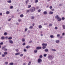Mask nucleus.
<instances>
[{
  "label": "nucleus",
  "instance_id": "473e14b6",
  "mask_svg": "<svg viewBox=\"0 0 65 65\" xmlns=\"http://www.w3.org/2000/svg\"><path fill=\"white\" fill-rule=\"evenodd\" d=\"M41 11V10L39 9L38 10V12H40Z\"/></svg>",
  "mask_w": 65,
  "mask_h": 65
},
{
  "label": "nucleus",
  "instance_id": "58836bf2",
  "mask_svg": "<svg viewBox=\"0 0 65 65\" xmlns=\"http://www.w3.org/2000/svg\"><path fill=\"white\" fill-rule=\"evenodd\" d=\"M15 51H16L17 52H19V49H15Z\"/></svg>",
  "mask_w": 65,
  "mask_h": 65
},
{
  "label": "nucleus",
  "instance_id": "774afa93",
  "mask_svg": "<svg viewBox=\"0 0 65 65\" xmlns=\"http://www.w3.org/2000/svg\"><path fill=\"white\" fill-rule=\"evenodd\" d=\"M23 65H26V64L25 63H24L23 64Z\"/></svg>",
  "mask_w": 65,
  "mask_h": 65
},
{
  "label": "nucleus",
  "instance_id": "864d4df0",
  "mask_svg": "<svg viewBox=\"0 0 65 65\" xmlns=\"http://www.w3.org/2000/svg\"><path fill=\"white\" fill-rule=\"evenodd\" d=\"M32 41H30L29 42V43H32Z\"/></svg>",
  "mask_w": 65,
  "mask_h": 65
},
{
  "label": "nucleus",
  "instance_id": "39448f33",
  "mask_svg": "<svg viewBox=\"0 0 65 65\" xmlns=\"http://www.w3.org/2000/svg\"><path fill=\"white\" fill-rule=\"evenodd\" d=\"M9 42L10 43L12 44V43H13V41H12V40H10L9 41Z\"/></svg>",
  "mask_w": 65,
  "mask_h": 65
},
{
  "label": "nucleus",
  "instance_id": "e2e57ef3",
  "mask_svg": "<svg viewBox=\"0 0 65 65\" xmlns=\"http://www.w3.org/2000/svg\"><path fill=\"white\" fill-rule=\"evenodd\" d=\"M18 21V22H21V19H19Z\"/></svg>",
  "mask_w": 65,
  "mask_h": 65
},
{
  "label": "nucleus",
  "instance_id": "9d476101",
  "mask_svg": "<svg viewBox=\"0 0 65 65\" xmlns=\"http://www.w3.org/2000/svg\"><path fill=\"white\" fill-rule=\"evenodd\" d=\"M49 14H53L54 13V12H52L51 11H50L48 13Z\"/></svg>",
  "mask_w": 65,
  "mask_h": 65
},
{
  "label": "nucleus",
  "instance_id": "a878e982",
  "mask_svg": "<svg viewBox=\"0 0 65 65\" xmlns=\"http://www.w3.org/2000/svg\"><path fill=\"white\" fill-rule=\"evenodd\" d=\"M4 55H7V52H5L4 53Z\"/></svg>",
  "mask_w": 65,
  "mask_h": 65
},
{
  "label": "nucleus",
  "instance_id": "1a4fd4ad",
  "mask_svg": "<svg viewBox=\"0 0 65 65\" xmlns=\"http://www.w3.org/2000/svg\"><path fill=\"white\" fill-rule=\"evenodd\" d=\"M59 42H60V40H56L55 41V42L56 43H59Z\"/></svg>",
  "mask_w": 65,
  "mask_h": 65
},
{
  "label": "nucleus",
  "instance_id": "e433bc0d",
  "mask_svg": "<svg viewBox=\"0 0 65 65\" xmlns=\"http://www.w3.org/2000/svg\"><path fill=\"white\" fill-rule=\"evenodd\" d=\"M38 2V0H36L35 1V3H37Z\"/></svg>",
  "mask_w": 65,
  "mask_h": 65
},
{
  "label": "nucleus",
  "instance_id": "c85d7f7f",
  "mask_svg": "<svg viewBox=\"0 0 65 65\" xmlns=\"http://www.w3.org/2000/svg\"><path fill=\"white\" fill-rule=\"evenodd\" d=\"M30 47V46H27L26 47V48H29Z\"/></svg>",
  "mask_w": 65,
  "mask_h": 65
},
{
  "label": "nucleus",
  "instance_id": "a18cd8bd",
  "mask_svg": "<svg viewBox=\"0 0 65 65\" xmlns=\"http://www.w3.org/2000/svg\"><path fill=\"white\" fill-rule=\"evenodd\" d=\"M29 11H30V10H28L26 12H27V13H28V12H29Z\"/></svg>",
  "mask_w": 65,
  "mask_h": 65
},
{
  "label": "nucleus",
  "instance_id": "cd10ccee",
  "mask_svg": "<svg viewBox=\"0 0 65 65\" xmlns=\"http://www.w3.org/2000/svg\"><path fill=\"white\" fill-rule=\"evenodd\" d=\"M12 37H10L8 38V39L10 40V39H12Z\"/></svg>",
  "mask_w": 65,
  "mask_h": 65
},
{
  "label": "nucleus",
  "instance_id": "c9c22d12",
  "mask_svg": "<svg viewBox=\"0 0 65 65\" xmlns=\"http://www.w3.org/2000/svg\"><path fill=\"white\" fill-rule=\"evenodd\" d=\"M8 63V62H5V64L6 65H7Z\"/></svg>",
  "mask_w": 65,
  "mask_h": 65
},
{
  "label": "nucleus",
  "instance_id": "4468645a",
  "mask_svg": "<svg viewBox=\"0 0 65 65\" xmlns=\"http://www.w3.org/2000/svg\"><path fill=\"white\" fill-rule=\"evenodd\" d=\"M7 2L8 3H11V0H10V1H7Z\"/></svg>",
  "mask_w": 65,
  "mask_h": 65
},
{
  "label": "nucleus",
  "instance_id": "5fc2aeb1",
  "mask_svg": "<svg viewBox=\"0 0 65 65\" xmlns=\"http://www.w3.org/2000/svg\"><path fill=\"white\" fill-rule=\"evenodd\" d=\"M16 25H19V23L18 22L16 23Z\"/></svg>",
  "mask_w": 65,
  "mask_h": 65
},
{
  "label": "nucleus",
  "instance_id": "69168bd1",
  "mask_svg": "<svg viewBox=\"0 0 65 65\" xmlns=\"http://www.w3.org/2000/svg\"><path fill=\"white\" fill-rule=\"evenodd\" d=\"M59 37L60 38V39L62 38H63V37L62 36L61 37Z\"/></svg>",
  "mask_w": 65,
  "mask_h": 65
},
{
  "label": "nucleus",
  "instance_id": "6e6d98bb",
  "mask_svg": "<svg viewBox=\"0 0 65 65\" xmlns=\"http://www.w3.org/2000/svg\"><path fill=\"white\" fill-rule=\"evenodd\" d=\"M7 33H6V32H5L4 33V35H7Z\"/></svg>",
  "mask_w": 65,
  "mask_h": 65
},
{
  "label": "nucleus",
  "instance_id": "20e7f679",
  "mask_svg": "<svg viewBox=\"0 0 65 65\" xmlns=\"http://www.w3.org/2000/svg\"><path fill=\"white\" fill-rule=\"evenodd\" d=\"M37 50H40L41 49V47H36Z\"/></svg>",
  "mask_w": 65,
  "mask_h": 65
},
{
  "label": "nucleus",
  "instance_id": "f3484780",
  "mask_svg": "<svg viewBox=\"0 0 65 65\" xmlns=\"http://www.w3.org/2000/svg\"><path fill=\"white\" fill-rule=\"evenodd\" d=\"M29 29H32L33 28V26H31L29 28Z\"/></svg>",
  "mask_w": 65,
  "mask_h": 65
},
{
  "label": "nucleus",
  "instance_id": "338daca9",
  "mask_svg": "<svg viewBox=\"0 0 65 65\" xmlns=\"http://www.w3.org/2000/svg\"><path fill=\"white\" fill-rule=\"evenodd\" d=\"M55 29H56L57 30L58 29V28L57 27H55Z\"/></svg>",
  "mask_w": 65,
  "mask_h": 65
},
{
  "label": "nucleus",
  "instance_id": "79ce46f5",
  "mask_svg": "<svg viewBox=\"0 0 65 65\" xmlns=\"http://www.w3.org/2000/svg\"><path fill=\"white\" fill-rule=\"evenodd\" d=\"M24 51L25 52H26L27 51V50L26 49H24Z\"/></svg>",
  "mask_w": 65,
  "mask_h": 65
},
{
  "label": "nucleus",
  "instance_id": "7c9ffc66",
  "mask_svg": "<svg viewBox=\"0 0 65 65\" xmlns=\"http://www.w3.org/2000/svg\"><path fill=\"white\" fill-rule=\"evenodd\" d=\"M4 38H4V36L2 37H1V39H2L3 40L4 39Z\"/></svg>",
  "mask_w": 65,
  "mask_h": 65
},
{
  "label": "nucleus",
  "instance_id": "6e6552de",
  "mask_svg": "<svg viewBox=\"0 0 65 65\" xmlns=\"http://www.w3.org/2000/svg\"><path fill=\"white\" fill-rule=\"evenodd\" d=\"M45 52H48V49L46 48L44 50Z\"/></svg>",
  "mask_w": 65,
  "mask_h": 65
},
{
  "label": "nucleus",
  "instance_id": "aec40b11",
  "mask_svg": "<svg viewBox=\"0 0 65 65\" xmlns=\"http://www.w3.org/2000/svg\"><path fill=\"white\" fill-rule=\"evenodd\" d=\"M46 48V46H43L42 47L43 49H44Z\"/></svg>",
  "mask_w": 65,
  "mask_h": 65
},
{
  "label": "nucleus",
  "instance_id": "f8f14e48",
  "mask_svg": "<svg viewBox=\"0 0 65 65\" xmlns=\"http://www.w3.org/2000/svg\"><path fill=\"white\" fill-rule=\"evenodd\" d=\"M20 55V53H18L15 54V55Z\"/></svg>",
  "mask_w": 65,
  "mask_h": 65
},
{
  "label": "nucleus",
  "instance_id": "4be33fe9",
  "mask_svg": "<svg viewBox=\"0 0 65 65\" xmlns=\"http://www.w3.org/2000/svg\"><path fill=\"white\" fill-rule=\"evenodd\" d=\"M62 27H63V29H65V25H62Z\"/></svg>",
  "mask_w": 65,
  "mask_h": 65
},
{
  "label": "nucleus",
  "instance_id": "a211bd4d",
  "mask_svg": "<svg viewBox=\"0 0 65 65\" xmlns=\"http://www.w3.org/2000/svg\"><path fill=\"white\" fill-rule=\"evenodd\" d=\"M44 14H47V12L46 11H45L44 12Z\"/></svg>",
  "mask_w": 65,
  "mask_h": 65
},
{
  "label": "nucleus",
  "instance_id": "412c9836",
  "mask_svg": "<svg viewBox=\"0 0 65 65\" xmlns=\"http://www.w3.org/2000/svg\"><path fill=\"white\" fill-rule=\"evenodd\" d=\"M50 37L51 38H54V36H53V35H51L50 36Z\"/></svg>",
  "mask_w": 65,
  "mask_h": 65
},
{
  "label": "nucleus",
  "instance_id": "7ed1b4c3",
  "mask_svg": "<svg viewBox=\"0 0 65 65\" xmlns=\"http://www.w3.org/2000/svg\"><path fill=\"white\" fill-rule=\"evenodd\" d=\"M42 62V60L40 58H39L38 60V62L39 63H40Z\"/></svg>",
  "mask_w": 65,
  "mask_h": 65
},
{
  "label": "nucleus",
  "instance_id": "72a5a7b5",
  "mask_svg": "<svg viewBox=\"0 0 65 65\" xmlns=\"http://www.w3.org/2000/svg\"><path fill=\"white\" fill-rule=\"evenodd\" d=\"M39 58H42V55H40V56H39Z\"/></svg>",
  "mask_w": 65,
  "mask_h": 65
},
{
  "label": "nucleus",
  "instance_id": "0eeeda50",
  "mask_svg": "<svg viewBox=\"0 0 65 65\" xmlns=\"http://www.w3.org/2000/svg\"><path fill=\"white\" fill-rule=\"evenodd\" d=\"M42 45L45 46H47V44H45V43H43L42 44ZM45 45V46H44Z\"/></svg>",
  "mask_w": 65,
  "mask_h": 65
},
{
  "label": "nucleus",
  "instance_id": "4c0bfd02",
  "mask_svg": "<svg viewBox=\"0 0 65 65\" xmlns=\"http://www.w3.org/2000/svg\"><path fill=\"white\" fill-rule=\"evenodd\" d=\"M31 64V61H29L28 63V65H30Z\"/></svg>",
  "mask_w": 65,
  "mask_h": 65
},
{
  "label": "nucleus",
  "instance_id": "de8ad7c7",
  "mask_svg": "<svg viewBox=\"0 0 65 65\" xmlns=\"http://www.w3.org/2000/svg\"><path fill=\"white\" fill-rule=\"evenodd\" d=\"M58 15H57L55 17V19H57V18H58Z\"/></svg>",
  "mask_w": 65,
  "mask_h": 65
},
{
  "label": "nucleus",
  "instance_id": "c756f323",
  "mask_svg": "<svg viewBox=\"0 0 65 65\" xmlns=\"http://www.w3.org/2000/svg\"><path fill=\"white\" fill-rule=\"evenodd\" d=\"M6 14H9V12L8 11H7L6 12Z\"/></svg>",
  "mask_w": 65,
  "mask_h": 65
},
{
  "label": "nucleus",
  "instance_id": "bb28decb",
  "mask_svg": "<svg viewBox=\"0 0 65 65\" xmlns=\"http://www.w3.org/2000/svg\"><path fill=\"white\" fill-rule=\"evenodd\" d=\"M31 19H34V16H31Z\"/></svg>",
  "mask_w": 65,
  "mask_h": 65
},
{
  "label": "nucleus",
  "instance_id": "9b49d317",
  "mask_svg": "<svg viewBox=\"0 0 65 65\" xmlns=\"http://www.w3.org/2000/svg\"><path fill=\"white\" fill-rule=\"evenodd\" d=\"M22 42H25V39H22Z\"/></svg>",
  "mask_w": 65,
  "mask_h": 65
},
{
  "label": "nucleus",
  "instance_id": "5701e85b",
  "mask_svg": "<svg viewBox=\"0 0 65 65\" xmlns=\"http://www.w3.org/2000/svg\"><path fill=\"white\" fill-rule=\"evenodd\" d=\"M13 62H11L9 63V65H13Z\"/></svg>",
  "mask_w": 65,
  "mask_h": 65
},
{
  "label": "nucleus",
  "instance_id": "37998d69",
  "mask_svg": "<svg viewBox=\"0 0 65 65\" xmlns=\"http://www.w3.org/2000/svg\"><path fill=\"white\" fill-rule=\"evenodd\" d=\"M11 20V18H10L8 20V21H10Z\"/></svg>",
  "mask_w": 65,
  "mask_h": 65
},
{
  "label": "nucleus",
  "instance_id": "3c124183",
  "mask_svg": "<svg viewBox=\"0 0 65 65\" xmlns=\"http://www.w3.org/2000/svg\"><path fill=\"white\" fill-rule=\"evenodd\" d=\"M23 56V54H20V57H22V56Z\"/></svg>",
  "mask_w": 65,
  "mask_h": 65
},
{
  "label": "nucleus",
  "instance_id": "ddd939ff",
  "mask_svg": "<svg viewBox=\"0 0 65 65\" xmlns=\"http://www.w3.org/2000/svg\"><path fill=\"white\" fill-rule=\"evenodd\" d=\"M5 46H4V47H2V50H3L4 51V50H5Z\"/></svg>",
  "mask_w": 65,
  "mask_h": 65
},
{
  "label": "nucleus",
  "instance_id": "8fccbe9b",
  "mask_svg": "<svg viewBox=\"0 0 65 65\" xmlns=\"http://www.w3.org/2000/svg\"><path fill=\"white\" fill-rule=\"evenodd\" d=\"M62 20H65V18L64 17H62Z\"/></svg>",
  "mask_w": 65,
  "mask_h": 65
},
{
  "label": "nucleus",
  "instance_id": "2f4dec72",
  "mask_svg": "<svg viewBox=\"0 0 65 65\" xmlns=\"http://www.w3.org/2000/svg\"><path fill=\"white\" fill-rule=\"evenodd\" d=\"M13 8V6H11L10 7V9H12Z\"/></svg>",
  "mask_w": 65,
  "mask_h": 65
},
{
  "label": "nucleus",
  "instance_id": "dca6fc26",
  "mask_svg": "<svg viewBox=\"0 0 65 65\" xmlns=\"http://www.w3.org/2000/svg\"><path fill=\"white\" fill-rule=\"evenodd\" d=\"M62 19L61 18H59L58 20V22H60V21H61Z\"/></svg>",
  "mask_w": 65,
  "mask_h": 65
},
{
  "label": "nucleus",
  "instance_id": "603ef678",
  "mask_svg": "<svg viewBox=\"0 0 65 65\" xmlns=\"http://www.w3.org/2000/svg\"><path fill=\"white\" fill-rule=\"evenodd\" d=\"M59 36H60V34H58L57 35V37H59Z\"/></svg>",
  "mask_w": 65,
  "mask_h": 65
},
{
  "label": "nucleus",
  "instance_id": "09e8293b",
  "mask_svg": "<svg viewBox=\"0 0 65 65\" xmlns=\"http://www.w3.org/2000/svg\"><path fill=\"white\" fill-rule=\"evenodd\" d=\"M52 26V24H50L49 26H50V27H51V26Z\"/></svg>",
  "mask_w": 65,
  "mask_h": 65
},
{
  "label": "nucleus",
  "instance_id": "052dcab7",
  "mask_svg": "<svg viewBox=\"0 0 65 65\" xmlns=\"http://www.w3.org/2000/svg\"><path fill=\"white\" fill-rule=\"evenodd\" d=\"M60 17H57V20H59V19L60 18Z\"/></svg>",
  "mask_w": 65,
  "mask_h": 65
},
{
  "label": "nucleus",
  "instance_id": "4d7b16f0",
  "mask_svg": "<svg viewBox=\"0 0 65 65\" xmlns=\"http://www.w3.org/2000/svg\"><path fill=\"white\" fill-rule=\"evenodd\" d=\"M7 49L6 48H5V50H4V51H7Z\"/></svg>",
  "mask_w": 65,
  "mask_h": 65
},
{
  "label": "nucleus",
  "instance_id": "b1692460",
  "mask_svg": "<svg viewBox=\"0 0 65 65\" xmlns=\"http://www.w3.org/2000/svg\"><path fill=\"white\" fill-rule=\"evenodd\" d=\"M20 17H21V18H23V17H24V15H23V14H21L20 15Z\"/></svg>",
  "mask_w": 65,
  "mask_h": 65
},
{
  "label": "nucleus",
  "instance_id": "f03ea898",
  "mask_svg": "<svg viewBox=\"0 0 65 65\" xmlns=\"http://www.w3.org/2000/svg\"><path fill=\"white\" fill-rule=\"evenodd\" d=\"M48 58L49 60H52L53 58H54V56H53L50 55L48 56Z\"/></svg>",
  "mask_w": 65,
  "mask_h": 65
},
{
  "label": "nucleus",
  "instance_id": "ea45409f",
  "mask_svg": "<svg viewBox=\"0 0 65 65\" xmlns=\"http://www.w3.org/2000/svg\"><path fill=\"white\" fill-rule=\"evenodd\" d=\"M0 44L1 45H2V44H3V42H2L0 43Z\"/></svg>",
  "mask_w": 65,
  "mask_h": 65
},
{
  "label": "nucleus",
  "instance_id": "f257e3e1",
  "mask_svg": "<svg viewBox=\"0 0 65 65\" xmlns=\"http://www.w3.org/2000/svg\"><path fill=\"white\" fill-rule=\"evenodd\" d=\"M36 9L35 7H32L30 9V10L31 12H34L35 11Z\"/></svg>",
  "mask_w": 65,
  "mask_h": 65
},
{
  "label": "nucleus",
  "instance_id": "393cba45",
  "mask_svg": "<svg viewBox=\"0 0 65 65\" xmlns=\"http://www.w3.org/2000/svg\"><path fill=\"white\" fill-rule=\"evenodd\" d=\"M2 57H5V55L4 54H3L2 55Z\"/></svg>",
  "mask_w": 65,
  "mask_h": 65
},
{
  "label": "nucleus",
  "instance_id": "a19ab883",
  "mask_svg": "<svg viewBox=\"0 0 65 65\" xmlns=\"http://www.w3.org/2000/svg\"><path fill=\"white\" fill-rule=\"evenodd\" d=\"M27 30H28V28H25V31H27Z\"/></svg>",
  "mask_w": 65,
  "mask_h": 65
},
{
  "label": "nucleus",
  "instance_id": "f704fd0d",
  "mask_svg": "<svg viewBox=\"0 0 65 65\" xmlns=\"http://www.w3.org/2000/svg\"><path fill=\"white\" fill-rule=\"evenodd\" d=\"M46 55H47V54H44V56L45 57H46Z\"/></svg>",
  "mask_w": 65,
  "mask_h": 65
},
{
  "label": "nucleus",
  "instance_id": "2eb2a0df",
  "mask_svg": "<svg viewBox=\"0 0 65 65\" xmlns=\"http://www.w3.org/2000/svg\"><path fill=\"white\" fill-rule=\"evenodd\" d=\"M39 28L40 29H41V28H42V26L41 25H39Z\"/></svg>",
  "mask_w": 65,
  "mask_h": 65
},
{
  "label": "nucleus",
  "instance_id": "bf43d9fd",
  "mask_svg": "<svg viewBox=\"0 0 65 65\" xmlns=\"http://www.w3.org/2000/svg\"><path fill=\"white\" fill-rule=\"evenodd\" d=\"M5 38H6V39H8V37L6 36L5 37Z\"/></svg>",
  "mask_w": 65,
  "mask_h": 65
},
{
  "label": "nucleus",
  "instance_id": "49530a36",
  "mask_svg": "<svg viewBox=\"0 0 65 65\" xmlns=\"http://www.w3.org/2000/svg\"><path fill=\"white\" fill-rule=\"evenodd\" d=\"M22 45H26V43L25 42H24L23 43Z\"/></svg>",
  "mask_w": 65,
  "mask_h": 65
},
{
  "label": "nucleus",
  "instance_id": "c03bdc74",
  "mask_svg": "<svg viewBox=\"0 0 65 65\" xmlns=\"http://www.w3.org/2000/svg\"><path fill=\"white\" fill-rule=\"evenodd\" d=\"M31 7V5H28V8H30V7Z\"/></svg>",
  "mask_w": 65,
  "mask_h": 65
},
{
  "label": "nucleus",
  "instance_id": "6ab92c4d",
  "mask_svg": "<svg viewBox=\"0 0 65 65\" xmlns=\"http://www.w3.org/2000/svg\"><path fill=\"white\" fill-rule=\"evenodd\" d=\"M37 51H38L37 50H35L34 51L35 53H37Z\"/></svg>",
  "mask_w": 65,
  "mask_h": 65
},
{
  "label": "nucleus",
  "instance_id": "423d86ee",
  "mask_svg": "<svg viewBox=\"0 0 65 65\" xmlns=\"http://www.w3.org/2000/svg\"><path fill=\"white\" fill-rule=\"evenodd\" d=\"M50 50L51 51H56V50H55V49H53V48H51Z\"/></svg>",
  "mask_w": 65,
  "mask_h": 65
},
{
  "label": "nucleus",
  "instance_id": "13d9d810",
  "mask_svg": "<svg viewBox=\"0 0 65 65\" xmlns=\"http://www.w3.org/2000/svg\"><path fill=\"white\" fill-rule=\"evenodd\" d=\"M52 8H53V7H52V6H50V9H52Z\"/></svg>",
  "mask_w": 65,
  "mask_h": 65
},
{
  "label": "nucleus",
  "instance_id": "0e129e2a",
  "mask_svg": "<svg viewBox=\"0 0 65 65\" xmlns=\"http://www.w3.org/2000/svg\"><path fill=\"white\" fill-rule=\"evenodd\" d=\"M2 15V13H0V15Z\"/></svg>",
  "mask_w": 65,
  "mask_h": 65
},
{
  "label": "nucleus",
  "instance_id": "680f3d73",
  "mask_svg": "<svg viewBox=\"0 0 65 65\" xmlns=\"http://www.w3.org/2000/svg\"><path fill=\"white\" fill-rule=\"evenodd\" d=\"M44 25H47V23H44Z\"/></svg>",
  "mask_w": 65,
  "mask_h": 65
}]
</instances>
